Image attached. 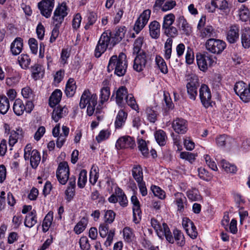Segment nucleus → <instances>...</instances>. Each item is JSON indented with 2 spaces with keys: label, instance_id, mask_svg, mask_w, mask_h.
Returning a JSON list of instances; mask_svg holds the SVG:
<instances>
[{
  "label": "nucleus",
  "instance_id": "nucleus-1",
  "mask_svg": "<svg viewBox=\"0 0 250 250\" xmlns=\"http://www.w3.org/2000/svg\"><path fill=\"white\" fill-rule=\"evenodd\" d=\"M126 30L125 26L119 27L114 33L107 30L101 35L95 50V56L100 57L107 48L111 49L124 37Z\"/></svg>",
  "mask_w": 250,
  "mask_h": 250
},
{
  "label": "nucleus",
  "instance_id": "nucleus-2",
  "mask_svg": "<svg viewBox=\"0 0 250 250\" xmlns=\"http://www.w3.org/2000/svg\"><path fill=\"white\" fill-rule=\"evenodd\" d=\"M67 15V7L65 3H62L56 9L53 17V23L55 27L53 28L50 39V42H54L59 34V27L64 20V18Z\"/></svg>",
  "mask_w": 250,
  "mask_h": 250
},
{
  "label": "nucleus",
  "instance_id": "nucleus-3",
  "mask_svg": "<svg viewBox=\"0 0 250 250\" xmlns=\"http://www.w3.org/2000/svg\"><path fill=\"white\" fill-rule=\"evenodd\" d=\"M97 104V95L92 94L89 89L84 90L80 99V107L83 109L87 106V113L89 116H91L94 113Z\"/></svg>",
  "mask_w": 250,
  "mask_h": 250
},
{
  "label": "nucleus",
  "instance_id": "nucleus-4",
  "mask_svg": "<svg viewBox=\"0 0 250 250\" xmlns=\"http://www.w3.org/2000/svg\"><path fill=\"white\" fill-rule=\"evenodd\" d=\"M24 158L25 160H30L31 167L36 168L41 161V155L36 149H32L31 144H27L24 149Z\"/></svg>",
  "mask_w": 250,
  "mask_h": 250
},
{
  "label": "nucleus",
  "instance_id": "nucleus-5",
  "mask_svg": "<svg viewBox=\"0 0 250 250\" xmlns=\"http://www.w3.org/2000/svg\"><path fill=\"white\" fill-rule=\"evenodd\" d=\"M188 83L187 88L189 98L192 100H195L197 95V88L199 85L197 76L195 75H191L187 78Z\"/></svg>",
  "mask_w": 250,
  "mask_h": 250
},
{
  "label": "nucleus",
  "instance_id": "nucleus-6",
  "mask_svg": "<svg viewBox=\"0 0 250 250\" xmlns=\"http://www.w3.org/2000/svg\"><path fill=\"white\" fill-rule=\"evenodd\" d=\"M206 46L208 51L216 54L221 53L226 48L225 42L220 40L210 39L206 43Z\"/></svg>",
  "mask_w": 250,
  "mask_h": 250
},
{
  "label": "nucleus",
  "instance_id": "nucleus-7",
  "mask_svg": "<svg viewBox=\"0 0 250 250\" xmlns=\"http://www.w3.org/2000/svg\"><path fill=\"white\" fill-rule=\"evenodd\" d=\"M57 179L62 185H65L67 182L69 176V168L67 163L62 162L59 164L57 171Z\"/></svg>",
  "mask_w": 250,
  "mask_h": 250
},
{
  "label": "nucleus",
  "instance_id": "nucleus-8",
  "mask_svg": "<svg viewBox=\"0 0 250 250\" xmlns=\"http://www.w3.org/2000/svg\"><path fill=\"white\" fill-rule=\"evenodd\" d=\"M199 97L203 106L208 108L211 105V94L208 87L204 84L199 89Z\"/></svg>",
  "mask_w": 250,
  "mask_h": 250
},
{
  "label": "nucleus",
  "instance_id": "nucleus-9",
  "mask_svg": "<svg viewBox=\"0 0 250 250\" xmlns=\"http://www.w3.org/2000/svg\"><path fill=\"white\" fill-rule=\"evenodd\" d=\"M115 146L118 149L133 148L135 146L134 138L128 135L122 136L117 140Z\"/></svg>",
  "mask_w": 250,
  "mask_h": 250
},
{
  "label": "nucleus",
  "instance_id": "nucleus-10",
  "mask_svg": "<svg viewBox=\"0 0 250 250\" xmlns=\"http://www.w3.org/2000/svg\"><path fill=\"white\" fill-rule=\"evenodd\" d=\"M150 14L151 11L149 9H147L145 10L140 16L136 21L134 27V30L137 33H139L147 23L150 18Z\"/></svg>",
  "mask_w": 250,
  "mask_h": 250
},
{
  "label": "nucleus",
  "instance_id": "nucleus-11",
  "mask_svg": "<svg viewBox=\"0 0 250 250\" xmlns=\"http://www.w3.org/2000/svg\"><path fill=\"white\" fill-rule=\"evenodd\" d=\"M54 6V0H42L38 3L41 14L46 18L50 17Z\"/></svg>",
  "mask_w": 250,
  "mask_h": 250
},
{
  "label": "nucleus",
  "instance_id": "nucleus-12",
  "mask_svg": "<svg viewBox=\"0 0 250 250\" xmlns=\"http://www.w3.org/2000/svg\"><path fill=\"white\" fill-rule=\"evenodd\" d=\"M182 225L188 235L192 239H195L197 236V231L194 223L189 219L185 218L183 219Z\"/></svg>",
  "mask_w": 250,
  "mask_h": 250
},
{
  "label": "nucleus",
  "instance_id": "nucleus-13",
  "mask_svg": "<svg viewBox=\"0 0 250 250\" xmlns=\"http://www.w3.org/2000/svg\"><path fill=\"white\" fill-rule=\"evenodd\" d=\"M131 202L133 205V222L135 224H138L141 219L142 212L140 208V202L136 195L132 196L131 198Z\"/></svg>",
  "mask_w": 250,
  "mask_h": 250
},
{
  "label": "nucleus",
  "instance_id": "nucleus-14",
  "mask_svg": "<svg viewBox=\"0 0 250 250\" xmlns=\"http://www.w3.org/2000/svg\"><path fill=\"white\" fill-rule=\"evenodd\" d=\"M239 30V26L236 24L229 27L227 34V39L230 43H234L238 40Z\"/></svg>",
  "mask_w": 250,
  "mask_h": 250
},
{
  "label": "nucleus",
  "instance_id": "nucleus-15",
  "mask_svg": "<svg viewBox=\"0 0 250 250\" xmlns=\"http://www.w3.org/2000/svg\"><path fill=\"white\" fill-rule=\"evenodd\" d=\"M187 122L182 118H177L172 123L174 130L179 134H184L187 131Z\"/></svg>",
  "mask_w": 250,
  "mask_h": 250
},
{
  "label": "nucleus",
  "instance_id": "nucleus-16",
  "mask_svg": "<svg viewBox=\"0 0 250 250\" xmlns=\"http://www.w3.org/2000/svg\"><path fill=\"white\" fill-rule=\"evenodd\" d=\"M127 90L125 86H121L116 91V101L117 104L121 107L125 105V100L127 99Z\"/></svg>",
  "mask_w": 250,
  "mask_h": 250
},
{
  "label": "nucleus",
  "instance_id": "nucleus-17",
  "mask_svg": "<svg viewBox=\"0 0 250 250\" xmlns=\"http://www.w3.org/2000/svg\"><path fill=\"white\" fill-rule=\"evenodd\" d=\"M68 112V109L65 106L63 107L58 106L53 111L52 119L55 122H58L60 119L66 116Z\"/></svg>",
  "mask_w": 250,
  "mask_h": 250
},
{
  "label": "nucleus",
  "instance_id": "nucleus-18",
  "mask_svg": "<svg viewBox=\"0 0 250 250\" xmlns=\"http://www.w3.org/2000/svg\"><path fill=\"white\" fill-rule=\"evenodd\" d=\"M149 28V34L151 37L155 39H158L160 34V23L158 21H154L150 23Z\"/></svg>",
  "mask_w": 250,
  "mask_h": 250
},
{
  "label": "nucleus",
  "instance_id": "nucleus-19",
  "mask_svg": "<svg viewBox=\"0 0 250 250\" xmlns=\"http://www.w3.org/2000/svg\"><path fill=\"white\" fill-rule=\"evenodd\" d=\"M178 22L179 28L182 31V33L189 35L191 32V27L184 17H180L178 20Z\"/></svg>",
  "mask_w": 250,
  "mask_h": 250
},
{
  "label": "nucleus",
  "instance_id": "nucleus-20",
  "mask_svg": "<svg viewBox=\"0 0 250 250\" xmlns=\"http://www.w3.org/2000/svg\"><path fill=\"white\" fill-rule=\"evenodd\" d=\"M13 109L16 115L21 116L23 114L26 110L25 105L21 100L17 99L14 101Z\"/></svg>",
  "mask_w": 250,
  "mask_h": 250
},
{
  "label": "nucleus",
  "instance_id": "nucleus-21",
  "mask_svg": "<svg viewBox=\"0 0 250 250\" xmlns=\"http://www.w3.org/2000/svg\"><path fill=\"white\" fill-rule=\"evenodd\" d=\"M23 46L22 39L21 38H17L11 43V51L13 55L19 54L22 50Z\"/></svg>",
  "mask_w": 250,
  "mask_h": 250
},
{
  "label": "nucleus",
  "instance_id": "nucleus-22",
  "mask_svg": "<svg viewBox=\"0 0 250 250\" xmlns=\"http://www.w3.org/2000/svg\"><path fill=\"white\" fill-rule=\"evenodd\" d=\"M37 223L36 211L33 210L30 211L25 217L24 225L31 228Z\"/></svg>",
  "mask_w": 250,
  "mask_h": 250
},
{
  "label": "nucleus",
  "instance_id": "nucleus-23",
  "mask_svg": "<svg viewBox=\"0 0 250 250\" xmlns=\"http://www.w3.org/2000/svg\"><path fill=\"white\" fill-rule=\"evenodd\" d=\"M77 86L74 80L72 78H69L67 81L66 86L65 93L67 97H72L76 92Z\"/></svg>",
  "mask_w": 250,
  "mask_h": 250
},
{
  "label": "nucleus",
  "instance_id": "nucleus-24",
  "mask_svg": "<svg viewBox=\"0 0 250 250\" xmlns=\"http://www.w3.org/2000/svg\"><path fill=\"white\" fill-rule=\"evenodd\" d=\"M197 62H215V58L209 54L208 52L198 53L196 54Z\"/></svg>",
  "mask_w": 250,
  "mask_h": 250
},
{
  "label": "nucleus",
  "instance_id": "nucleus-25",
  "mask_svg": "<svg viewBox=\"0 0 250 250\" xmlns=\"http://www.w3.org/2000/svg\"><path fill=\"white\" fill-rule=\"evenodd\" d=\"M175 202L177 206L178 210L182 212L184 209L187 199L185 195L181 192L176 193L175 194Z\"/></svg>",
  "mask_w": 250,
  "mask_h": 250
},
{
  "label": "nucleus",
  "instance_id": "nucleus-26",
  "mask_svg": "<svg viewBox=\"0 0 250 250\" xmlns=\"http://www.w3.org/2000/svg\"><path fill=\"white\" fill-rule=\"evenodd\" d=\"M62 92L60 89H56L51 94L49 98V105L53 107L58 104L62 98Z\"/></svg>",
  "mask_w": 250,
  "mask_h": 250
},
{
  "label": "nucleus",
  "instance_id": "nucleus-27",
  "mask_svg": "<svg viewBox=\"0 0 250 250\" xmlns=\"http://www.w3.org/2000/svg\"><path fill=\"white\" fill-rule=\"evenodd\" d=\"M127 114L123 110H120L117 115L115 122L116 129L121 128L125 124Z\"/></svg>",
  "mask_w": 250,
  "mask_h": 250
},
{
  "label": "nucleus",
  "instance_id": "nucleus-28",
  "mask_svg": "<svg viewBox=\"0 0 250 250\" xmlns=\"http://www.w3.org/2000/svg\"><path fill=\"white\" fill-rule=\"evenodd\" d=\"M10 108L9 99L5 95H0V113L5 114Z\"/></svg>",
  "mask_w": 250,
  "mask_h": 250
},
{
  "label": "nucleus",
  "instance_id": "nucleus-29",
  "mask_svg": "<svg viewBox=\"0 0 250 250\" xmlns=\"http://www.w3.org/2000/svg\"><path fill=\"white\" fill-rule=\"evenodd\" d=\"M110 89H101L100 93V103L97 106L96 110V113H99L101 110V104L102 105L105 102L107 101L110 96Z\"/></svg>",
  "mask_w": 250,
  "mask_h": 250
},
{
  "label": "nucleus",
  "instance_id": "nucleus-30",
  "mask_svg": "<svg viewBox=\"0 0 250 250\" xmlns=\"http://www.w3.org/2000/svg\"><path fill=\"white\" fill-rule=\"evenodd\" d=\"M30 68L33 78L35 80L40 79L41 74L42 75L41 73L43 72L42 65L40 63H34L33 65L31 66Z\"/></svg>",
  "mask_w": 250,
  "mask_h": 250
},
{
  "label": "nucleus",
  "instance_id": "nucleus-31",
  "mask_svg": "<svg viewBox=\"0 0 250 250\" xmlns=\"http://www.w3.org/2000/svg\"><path fill=\"white\" fill-rule=\"evenodd\" d=\"M154 136L156 141L160 146L165 145L167 136L165 131L162 130H157L155 132Z\"/></svg>",
  "mask_w": 250,
  "mask_h": 250
},
{
  "label": "nucleus",
  "instance_id": "nucleus-32",
  "mask_svg": "<svg viewBox=\"0 0 250 250\" xmlns=\"http://www.w3.org/2000/svg\"><path fill=\"white\" fill-rule=\"evenodd\" d=\"M241 42L243 46L245 48H249L250 46V28H246L243 30L241 36Z\"/></svg>",
  "mask_w": 250,
  "mask_h": 250
},
{
  "label": "nucleus",
  "instance_id": "nucleus-33",
  "mask_svg": "<svg viewBox=\"0 0 250 250\" xmlns=\"http://www.w3.org/2000/svg\"><path fill=\"white\" fill-rule=\"evenodd\" d=\"M232 140L226 135H221L216 137L215 142L219 147H224L229 144Z\"/></svg>",
  "mask_w": 250,
  "mask_h": 250
},
{
  "label": "nucleus",
  "instance_id": "nucleus-34",
  "mask_svg": "<svg viewBox=\"0 0 250 250\" xmlns=\"http://www.w3.org/2000/svg\"><path fill=\"white\" fill-rule=\"evenodd\" d=\"M132 173L133 178L137 182H140L143 181V171L142 168L140 165L135 166L133 167Z\"/></svg>",
  "mask_w": 250,
  "mask_h": 250
},
{
  "label": "nucleus",
  "instance_id": "nucleus-35",
  "mask_svg": "<svg viewBox=\"0 0 250 250\" xmlns=\"http://www.w3.org/2000/svg\"><path fill=\"white\" fill-rule=\"evenodd\" d=\"M53 218V213L52 211H49L45 216L42 223V230L44 232H46L48 229L51 225L52 224Z\"/></svg>",
  "mask_w": 250,
  "mask_h": 250
},
{
  "label": "nucleus",
  "instance_id": "nucleus-36",
  "mask_svg": "<svg viewBox=\"0 0 250 250\" xmlns=\"http://www.w3.org/2000/svg\"><path fill=\"white\" fill-rule=\"evenodd\" d=\"M87 223V219L85 217H83L75 226L74 228V231L75 232L76 234H79L83 232L86 228Z\"/></svg>",
  "mask_w": 250,
  "mask_h": 250
},
{
  "label": "nucleus",
  "instance_id": "nucleus-37",
  "mask_svg": "<svg viewBox=\"0 0 250 250\" xmlns=\"http://www.w3.org/2000/svg\"><path fill=\"white\" fill-rule=\"evenodd\" d=\"M174 241L179 246H183L185 244V237L183 233L179 230L175 229L173 231Z\"/></svg>",
  "mask_w": 250,
  "mask_h": 250
},
{
  "label": "nucleus",
  "instance_id": "nucleus-38",
  "mask_svg": "<svg viewBox=\"0 0 250 250\" xmlns=\"http://www.w3.org/2000/svg\"><path fill=\"white\" fill-rule=\"evenodd\" d=\"M116 193L118 194V201L120 205L122 207H126L128 204L127 197L122 190L118 188L116 190Z\"/></svg>",
  "mask_w": 250,
  "mask_h": 250
},
{
  "label": "nucleus",
  "instance_id": "nucleus-39",
  "mask_svg": "<svg viewBox=\"0 0 250 250\" xmlns=\"http://www.w3.org/2000/svg\"><path fill=\"white\" fill-rule=\"evenodd\" d=\"M146 114L147 119L150 123H154L156 121L157 119L158 113L153 109V108H146Z\"/></svg>",
  "mask_w": 250,
  "mask_h": 250
},
{
  "label": "nucleus",
  "instance_id": "nucleus-40",
  "mask_svg": "<svg viewBox=\"0 0 250 250\" xmlns=\"http://www.w3.org/2000/svg\"><path fill=\"white\" fill-rule=\"evenodd\" d=\"M238 12L240 19L242 21H247L249 19L250 12L245 6L242 5L239 9Z\"/></svg>",
  "mask_w": 250,
  "mask_h": 250
},
{
  "label": "nucleus",
  "instance_id": "nucleus-41",
  "mask_svg": "<svg viewBox=\"0 0 250 250\" xmlns=\"http://www.w3.org/2000/svg\"><path fill=\"white\" fill-rule=\"evenodd\" d=\"M222 168L228 173H235L236 171V167L224 159L221 161Z\"/></svg>",
  "mask_w": 250,
  "mask_h": 250
},
{
  "label": "nucleus",
  "instance_id": "nucleus-42",
  "mask_svg": "<svg viewBox=\"0 0 250 250\" xmlns=\"http://www.w3.org/2000/svg\"><path fill=\"white\" fill-rule=\"evenodd\" d=\"M114 65H115V74L118 76H124L126 72L127 68V64L124 63H113Z\"/></svg>",
  "mask_w": 250,
  "mask_h": 250
},
{
  "label": "nucleus",
  "instance_id": "nucleus-43",
  "mask_svg": "<svg viewBox=\"0 0 250 250\" xmlns=\"http://www.w3.org/2000/svg\"><path fill=\"white\" fill-rule=\"evenodd\" d=\"M87 182V171L85 169L81 171L78 181V186L80 188H83Z\"/></svg>",
  "mask_w": 250,
  "mask_h": 250
},
{
  "label": "nucleus",
  "instance_id": "nucleus-44",
  "mask_svg": "<svg viewBox=\"0 0 250 250\" xmlns=\"http://www.w3.org/2000/svg\"><path fill=\"white\" fill-rule=\"evenodd\" d=\"M161 232L164 234L167 240L168 241L169 243L171 244L174 243V237H173L168 227L166 224L163 223V230Z\"/></svg>",
  "mask_w": 250,
  "mask_h": 250
},
{
  "label": "nucleus",
  "instance_id": "nucleus-45",
  "mask_svg": "<svg viewBox=\"0 0 250 250\" xmlns=\"http://www.w3.org/2000/svg\"><path fill=\"white\" fill-rule=\"evenodd\" d=\"M212 6L221 10H225L228 7V3L226 0H212L211 2Z\"/></svg>",
  "mask_w": 250,
  "mask_h": 250
},
{
  "label": "nucleus",
  "instance_id": "nucleus-46",
  "mask_svg": "<svg viewBox=\"0 0 250 250\" xmlns=\"http://www.w3.org/2000/svg\"><path fill=\"white\" fill-rule=\"evenodd\" d=\"M138 148L144 157H147L148 156L149 154L148 149L145 140L143 139L138 140Z\"/></svg>",
  "mask_w": 250,
  "mask_h": 250
},
{
  "label": "nucleus",
  "instance_id": "nucleus-47",
  "mask_svg": "<svg viewBox=\"0 0 250 250\" xmlns=\"http://www.w3.org/2000/svg\"><path fill=\"white\" fill-rule=\"evenodd\" d=\"M175 20V16L173 14H169L165 16L164 18L163 28H167L171 26Z\"/></svg>",
  "mask_w": 250,
  "mask_h": 250
},
{
  "label": "nucleus",
  "instance_id": "nucleus-48",
  "mask_svg": "<svg viewBox=\"0 0 250 250\" xmlns=\"http://www.w3.org/2000/svg\"><path fill=\"white\" fill-rule=\"evenodd\" d=\"M125 102V103H126L132 109L136 111L138 110V106L132 94H129V95H128L127 99H126Z\"/></svg>",
  "mask_w": 250,
  "mask_h": 250
},
{
  "label": "nucleus",
  "instance_id": "nucleus-49",
  "mask_svg": "<svg viewBox=\"0 0 250 250\" xmlns=\"http://www.w3.org/2000/svg\"><path fill=\"white\" fill-rule=\"evenodd\" d=\"M123 235L125 241L131 242L134 238V234L131 229L129 227H125L123 229Z\"/></svg>",
  "mask_w": 250,
  "mask_h": 250
},
{
  "label": "nucleus",
  "instance_id": "nucleus-50",
  "mask_svg": "<svg viewBox=\"0 0 250 250\" xmlns=\"http://www.w3.org/2000/svg\"><path fill=\"white\" fill-rule=\"evenodd\" d=\"M187 196L189 200L192 201H198L201 199V196L199 194V191L195 188L188 191Z\"/></svg>",
  "mask_w": 250,
  "mask_h": 250
},
{
  "label": "nucleus",
  "instance_id": "nucleus-51",
  "mask_svg": "<svg viewBox=\"0 0 250 250\" xmlns=\"http://www.w3.org/2000/svg\"><path fill=\"white\" fill-rule=\"evenodd\" d=\"M116 214L112 210H107L105 211L104 218V222L107 224H111L114 220Z\"/></svg>",
  "mask_w": 250,
  "mask_h": 250
},
{
  "label": "nucleus",
  "instance_id": "nucleus-52",
  "mask_svg": "<svg viewBox=\"0 0 250 250\" xmlns=\"http://www.w3.org/2000/svg\"><path fill=\"white\" fill-rule=\"evenodd\" d=\"M222 78L220 74H215L210 83L214 89L217 90L221 85Z\"/></svg>",
  "mask_w": 250,
  "mask_h": 250
},
{
  "label": "nucleus",
  "instance_id": "nucleus-53",
  "mask_svg": "<svg viewBox=\"0 0 250 250\" xmlns=\"http://www.w3.org/2000/svg\"><path fill=\"white\" fill-rule=\"evenodd\" d=\"M92 171L90 172L89 182L93 185L97 182L99 177L98 169L97 167H92Z\"/></svg>",
  "mask_w": 250,
  "mask_h": 250
},
{
  "label": "nucleus",
  "instance_id": "nucleus-54",
  "mask_svg": "<svg viewBox=\"0 0 250 250\" xmlns=\"http://www.w3.org/2000/svg\"><path fill=\"white\" fill-rule=\"evenodd\" d=\"M143 40V37H139L135 40L134 43L133 54H138L140 52Z\"/></svg>",
  "mask_w": 250,
  "mask_h": 250
},
{
  "label": "nucleus",
  "instance_id": "nucleus-55",
  "mask_svg": "<svg viewBox=\"0 0 250 250\" xmlns=\"http://www.w3.org/2000/svg\"><path fill=\"white\" fill-rule=\"evenodd\" d=\"M246 89L245 87V83L243 82H237L234 87V90L235 93L239 96L241 93L244 92V90Z\"/></svg>",
  "mask_w": 250,
  "mask_h": 250
},
{
  "label": "nucleus",
  "instance_id": "nucleus-56",
  "mask_svg": "<svg viewBox=\"0 0 250 250\" xmlns=\"http://www.w3.org/2000/svg\"><path fill=\"white\" fill-rule=\"evenodd\" d=\"M196 156L194 153L186 151L182 152L180 155L181 159L187 160L190 163L194 161Z\"/></svg>",
  "mask_w": 250,
  "mask_h": 250
},
{
  "label": "nucleus",
  "instance_id": "nucleus-57",
  "mask_svg": "<svg viewBox=\"0 0 250 250\" xmlns=\"http://www.w3.org/2000/svg\"><path fill=\"white\" fill-rule=\"evenodd\" d=\"M108 229V224L106 223H104L100 225L99 230L100 235L102 237L104 238L108 235L109 233Z\"/></svg>",
  "mask_w": 250,
  "mask_h": 250
},
{
  "label": "nucleus",
  "instance_id": "nucleus-58",
  "mask_svg": "<svg viewBox=\"0 0 250 250\" xmlns=\"http://www.w3.org/2000/svg\"><path fill=\"white\" fill-rule=\"evenodd\" d=\"M79 244L82 250H89L90 248V245L86 236H83L80 238Z\"/></svg>",
  "mask_w": 250,
  "mask_h": 250
},
{
  "label": "nucleus",
  "instance_id": "nucleus-59",
  "mask_svg": "<svg viewBox=\"0 0 250 250\" xmlns=\"http://www.w3.org/2000/svg\"><path fill=\"white\" fill-rule=\"evenodd\" d=\"M151 189L155 196H157L161 199L165 198V192L159 187L154 186L151 187Z\"/></svg>",
  "mask_w": 250,
  "mask_h": 250
},
{
  "label": "nucleus",
  "instance_id": "nucleus-60",
  "mask_svg": "<svg viewBox=\"0 0 250 250\" xmlns=\"http://www.w3.org/2000/svg\"><path fill=\"white\" fill-rule=\"evenodd\" d=\"M176 5V2L173 0H167L161 7L163 11L166 12L172 9Z\"/></svg>",
  "mask_w": 250,
  "mask_h": 250
},
{
  "label": "nucleus",
  "instance_id": "nucleus-61",
  "mask_svg": "<svg viewBox=\"0 0 250 250\" xmlns=\"http://www.w3.org/2000/svg\"><path fill=\"white\" fill-rule=\"evenodd\" d=\"M21 94L23 98L25 99H31L34 97L32 89L28 86H26L22 89Z\"/></svg>",
  "mask_w": 250,
  "mask_h": 250
},
{
  "label": "nucleus",
  "instance_id": "nucleus-62",
  "mask_svg": "<svg viewBox=\"0 0 250 250\" xmlns=\"http://www.w3.org/2000/svg\"><path fill=\"white\" fill-rule=\"evenodd\" d=\"M64 76V71L61 69L56 72L54 76V82L55 83H59L63 79Z\"/></svg>",
  "mask_w": 250,
  "mask_h": 250
},
{
  "label": "nucleus",
  "instance_id": "nucleus-63",
  "mask_svg": "<svg viewBox=\"0 0 250 250\" xmlns=\"http://www.w3.org/2000/svg\"><path fill=\"white\" fill-rule=\"evenodd\" d=\"M110 135L109 132L107 130H102L100 132L99 135L96 136V139L98 142H101L107 139Z\"/></svg>",
  "mask_w": 250,
  "mask_h": 250
},
{
  "label": "nucleus",
  "instance_id": "nucleus-64",
  "mask_svg": "<svg viewBox=\"0 0 250 250\" xmlns=\"http://www.w3.org/2000/svg\"><path fill=\"white\" fill-rule=\"evenodd\" d=\"M96 21V16L95 13L91 12L90 13L88 16V21L84 26L86 30L89 29L90 25H93Z\"/></svg>",
  "mask_w": 250,
  "mask_h": 250
}]
</instances>
